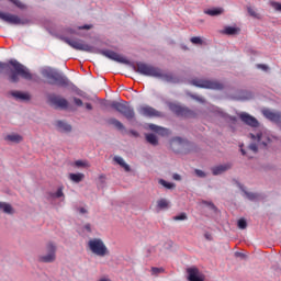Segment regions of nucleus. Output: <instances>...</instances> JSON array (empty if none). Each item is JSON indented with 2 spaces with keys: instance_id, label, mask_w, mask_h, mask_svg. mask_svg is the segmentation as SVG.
I'll list each match as a JSON object with an SVG mask.
<instances>
[{
  "instance_id": "obj_1",
  "label": "nucleus",
  "mask_w": 281,
  "mask_h": 281,
  "mask_svg": "<svg viewBox=\"0 0 281 281\" xmlns=\"http://www.w3.org/2000/svg\"><path fill=\"white\" fill-rule=\"evenodd\" d=\"M8 69L11 71V75L9 76L10 82H19V76L24 80H32V72H30V69L14 59L9 63L0 61V74H2V71H8Z\"/></svg>"
},
{
  "instance_id": "obj_2",
  "label": "nucleus",
  "mask_w": 281,
  "mask_h": 281,
  "mask_svg": "<svg viewBox=\"0 0 281 281\" xmlns=\"http://www.w3.org/2000/svg\"><path fill=\"white\" fill-rule=\"evenodd\" d=\"M134 71H136V74H140L142 76H149L151 78H161L166 82H173V83L179 82V79H177L175 76L170 74L166 75L164 74V71H161V69L144 63H137L134 66Z\"/></svg>"
},
{
  "instance_id": "obj_3",
  "label": "nucleus",
  "mask_w": 281,
  "mask_h": 281,
  "mask_svg": "<svg viewBox=\"0 0 281 281\" xmlns=\"http://www.w3.org/2000/svg\"><path fill=\"white\" fill-rule=\"evenodd\" d=\"M42 76L49 80V85H57L58 87H67V85H69V81L66 79V77L54 68H44L42 70Z\"/></svg>"
},
{
  "instance_id": "obj_4",
  "label": "nucleus",
  "mask_w": 281,
  "mask_h": 281,
  "mask_svg": "<svg viewBox=\"0 0 281 281\" xmlns=\"http://www.w3.org/2000/svg\"><path fill=\"white\" fill-rule=\"evenodd\" d=\"M88 249L99 258H104L111 254L104 241L100 238L90 239L88 241Z\"/></svg>"
},
{
  "instance_id": "obj_5",
  "label": "nucleus",
  "mask_w": 281,
  "mask_h": 281,
  "mask_svg": "<svg viewBox=\"0 0 281 281\" xmlns=\"http://www.w3.org/2000/svg\"><path fill=\"white\" fill-rule=\"evenodd\" d=\"M44 251V254L37 256L38 262H44L46 265L56 262V251H58V246H56V243L47 241Z\"/></svg>"
},
{
  "instance_id": "obj_6",
  "label": "nucleus",
  "mask_w": 281,
  "mask_h": 281,
  "mask_svg": "<svg viewBox=\"0 0 281 281\" xmlns=\"http://www.w3.org/2000/svg\"><path fill=\"white\" fill-rule=\"evenodd\" d=\"M251 139L256 143L249 145V150L252 153H258L259 148H266V146L271 142V136L267 132H259L257 134H250Z\"/></svg>"
},
{
  "instance_id": "obj_7",
  "label": "nucleus",
  "mask_w": 281,
  "mask_h": 281,
  "mask_svg": "<svg viewBox=\"0 0 281 281\" xmlns=\"http://www.w3.org/2000/svg\"><path fill=\"white\" fill-rule=\"evenodd\" d=\"M60 38L64 41V43L69 45V47H72V49H77L78 52H93V46L85 43L82 40H71L65 36H61Z\"/></svg>"
},
{
  "instance_id": "obj_8",
  "label": "nucleus",
  "mask_w": 281,
  "mask_h": 281,
  "mask_svg": "<svg viewBox=\"0 0 281 281\" xmlns=\"http://www.w3.org/2000/svg\"><path fill=\"white\" fill-rule=\"evenodd\" d=\"M191 85H193V87H200L201 89H215V90L223 89V83L218 81H212V80L193 79L191 81Z\"/></svg>"
},
{
  "instance_id": "obj_9",
  "label": "nucleus",
  "mask_w": 281,
  "mask_h": 281,
  "mask_svg": "<svg viewBox=\"0 0 281 281\" xmlns=\"http://www.w3.org/2000/svg\"><path fill=\"white\" fill-rule=\"evenodd\" d=\"M169 109H170V111H172V113H176V115H178L179 117H195L196 116V113H194V111H192L188 108H183L177 103H170Z\"/></svg>"
},
{
  "instance_id": "obj_10",
  "label": "nucleus",
  "mask_w": 281,
  "mask_h": 281,
  "mask_svg": "<svg viewBox=\"0 0 281 281\" xmlns=\"http://www.w3.org/2000/svg\"><path fill=\"white\" fill-rule=\"evenodd\" d=\"M0 19L4 21V23H9L10 25H25V20L19 18V15H14L12 13H5L0 11Z\"/></svg>"
},
{
  "instance_id": "obj_11",
  "label": "nucleus",
  "mask_w": 281,
  "mask_h": 281,
  "mask_svg": "<svg viewBox=\"0 0 281 281\" xmlns=\"http://www.w3.org/2000/svg\"><path fill=\"white\" fill-rule=\"evenodd\" d=\"M138 113L145 117H161V113L149 105H140Z\"/></svg>"
},
{
  "instance_id": "obj_12",
  "label": "nucleus",
  "mask_w": 281,
  "mask_h": 281,
  "mask_svg": "<svg viewBox=\"0 0 281 281\" xmlns=\"http://www.w3.org/2000/svg\"><path fill=\"white\" fill-rule=\"evenodd\" d=\"M187 273L189 281H205V276L196 267L188 268Z\"/></svg>"
},
{
  "instance_id": "obj_13",
  "label": "nucleus",
  "mask_w": 281,
  "mask_h": 281,
  "mask_svg": "<svg viewBox=\"0 0 281 281\" xmlns=\"http://www.w3.org/2000/svg\"><path fill=\"white\" fill-rule=\"evenodd\" d=\"M239 120L244 122V124H247L248 126H252V128H257L258 126V120L256 117L249 115L247 112H241L238 114Z\"/></svg>"
},
{
  "instance_id": "obj_14",
  "label": "nucleus",
  "mask_w": 281,
  "mask_h": 281,
  "mask_svg": "<svg viewBox=\"0 0 281 281\" xmlns=\"http://www.w3.org/2000/svg\"><path fill=\"white\" fill-rule=\"evenodd\" d=\"M49 102L57 106L58 109H67L69 106V102L67 99L58 95H50Z\"/></svg>"
},
{
  "instance_id": "obj_15",
  "label": "nucleus",
  "mask_w": 281,
  "mask_h": 281,
  "mask_svg": "<svg viewBox=\"0 0 281 281\" xmlns=\"http://www.w3.org/2000/svg\"><path fill=\"white\" fill-rule=\"evenodd\" d=\"M105 106H110L111 109H114L122 115L125 112V110L128 108V103L112 101L110 103H106Z\"/></svg>"
},
{
  "instance_id": "obj_16",
  "label": "nucleus",
  "mask_w": 281,
  "mask_h": 281,
  "mask_svg": "<svg viewBox=\"0 0 281 281\" xmlns=\"http://www.w3.org/2000/svg\"><path fill=\"white\" fill-rule=\"evenodd\" d=\"M262 113L265 117H267V120H270V122H276L277 124H281V113L272 112L270 110H263Z\"/></svg>"
},
{
  "instance_id": "obj_17",
  "label": "nucleus",
  "mask_w": 281,
  "mask_h": 281,
  "mask_svg": "<svg viewBox=\"0 0 281 281\" xmlns=\"http://www.w3.org/2000/svg\"><path fill=\"white\" fill-rule=\"evenodd\" d=\"M103 56L110 58V60H115L116 63H126V58L113 50H104Z\"/></svg>"
},
{
  "instance_id": "obj_18",
  "label": "nucleus",
  "mask_w": 281,
  "mask_h": 281,
  "mask_svg": "<svg viewBox=\"0 0 281 281\" xmlns=\"http://www.w3.org/2000/svg\"><path fill=\"white\" fill-rule=\"evenodd\" d=\"M4 142H8L9 144H21V142H23V136L19 133H10L4 136Z\"/></svg>"
},
{
  "instance_id": "obj_19",
  "label": "nucleus",
  "mask_w": 281,
  "mask_h": 281,
  "mask_svg": "<svg viewBox=\"0 0 281 281\" xmlns=\"http://www.w3.org/2000/svg\"><path fill=\"white\" fill-rule=\"evenodd\" d=\"M149 131H153L154 133H157L158 135H161L162 137H166V135H170V131L168 128H164L161 126H157L155 124L148 125Z\"/></svg>"
},
{
  "instance_id": "obj_20",
  "label": "nucleus",
  "mask_w": 281,
  "mask_h": 281,
  "mask_svg": "<svg viewBox=\"0 0 281 281\" xmlns=\"http://www.w3.org/2000/svg\"><path fill=\"white\" fill-rule=\"evenodd\" d=\"M229 168H232V165H229V164L220 165V166L212 168V173L214 176L223 175V172H227V170H229Z\"/></svg>"
},
{
  "instance_id": "obj_21",
  "label": "nucleus",
  "mask_w": 281,
  "mask_h": 281,
  "mask_svg": "<svg viewBox=\"0 0 281 281\" xmlns=\"http://www.w3.org/2000/svg\"><path fill=\"white\" fill-rule=\"evenodd\" d=\"M121 115H124L128 122H132V120L135 117V110L131 105H127Z\"/></svg>"
},
{
  "instance_id": "obj_22",
  "label": "nucleus",
  "mask_w": 281,
  "mask_h": 281,
  "mask_svg": "<svg viewBox=\"0 0 281 281\" xmlns=\"http://www.w3.org/2000/svg\"><path fill=\"white\" fill-rule=\"evenodd\" d=\"M114 161L121 166V168H124L125 172H131V166L124 161V158L120 156L114 157Z\"/></svg>"
},
{
  "instance_id": "obj_23",
  "label": "nucleus",
  "mask_w": 281,
  "mask_h": 281,
  "mask_svg": "<svg viewBox=\"0 0 281 281\" xmlns=\"http://www.w3.org/2000/svg\"><path fill=\"white\" fill-rule=\"evenodd\" d=\"M57 128H58V131H60L61 133H70V131H71V125L67 124L66 122L58 121V122H57Z\"/></svg>"
},
{
  "instance_id": "obj_24",
  "label": "nucleus",
  "mask_w": 281,
  "mask_h": 281,
  "mask_svg": "<svg viewBox=\"0 0 281 281\" xmlns=\"http://www.w3.org/2000/svg\"><path fill=\"white\" fill-rule=\"evenodd\" d=\"M0 212H3L4 214H12L14 209L9 203L0 202Z\"/></svg>"
},
{
  "instance_id": "obj_25",
  "label": "nucleus",
  "mask_w": 281,
  "mask_h": 281,
  "mask_svg": "<svg viewBox=\"0 0 281 281\" xmlns=\"http://www.w3.org/2000/svg\"><path fill=\"white\" fill-rule=\"evenodd\" d=\"M239 30L238 27L234 26H226L222 34H226L227 36H234V34H238Z\"/></svg>"
},
{
  "instance_id": "obj_26",
  "label": "nucleus",
  "mask_w": 281,
  "mask_h": 281,
  "mask_svg": "<svg viewBox=\"0 0 281 281\" xmlns=\"http://www.w3.org/2000/svg\"><path fill=\"white\" fill-rule=\"evenodd\" d=\"M11 95H13V98H15V100H30L29 93H23L20 91L12 92Z\"/></svg>"
},
{
  "instance_id": "obj_27",
  "label": "nucleus",
  "mask_w": 281,
  "mask_h": 281,
  "mask_svg": "<svg viewBox=\"0 0 281 281\" xmlns=\"http://www.w3.org/2000/svg\"><path fill=\"white\" fill-rule=\"evenodd\" d=\"M69 179L74 181V183H80V181L85 179V173H70Z\"/></svg>"
},
{
  "instance_id": "obj_28",
  "label": "nucleus",
  "mask_w": 281,
  "mask_h": 281,
  "mask_svg": "<svg viewBox=\"0 0 281 281\" xmlns=\"http://www.w3.org/2000/svg\"><path fill=\"white\" fill-rule=\"evenodd\" d=\"M158 210H168L170 207V202L166 199H160L157 201Z\"/></svg>"
},
{
  "instance_id": "obj_29",
  "label": "nucleus",
  "mask_w": 281,
  "mask_h": 281,
  "mask_svg": "<svg viewBox=\"0 0 281 281\" xmlns=\"http://www.w3.org/2000/svg\"><path fill=\"white\" fill-rule=\"evenodd\" d=\"M205 14H209V16H218L223 14V8L209 9L205 11Z\"/></svg>"
},
{
  "instance_id": "obj_30",
  "label": "nucleus",
  "mask_w": 281,
  "mask_h": 281,
  "mask_svg": "<svg viewBox=\"0 0 281 281\" xmlns=\"http://www.w3.org/2000/svg\"><path fill=\"white\" fill-rule=\"evenodd\" d=\"M109 124H112V126H115L117 131H124V124L120 122L117 119H110Z\"/></svg>"
},
{
  "instance_id": "obj_31",
  "label": "nucleus",
  "mask_w": 281,
  "mask_h": 281,
  "mask_svg": "<svg viewBox=\"0 0 281 281\" xmlns=\"http://www.w3.org/2000/svg\"><path fill=\"white\" fill-rule=\"evenodd\" d=\"M50 199H63L65 201V193L63 187H59L55 193H50Z\"/></svg>"
},
{
  "instance_id": "obj_32",
  "label": "nucleus",
  "mask_w": 281,
  "mask_h": 281,
  "mask_svg": "<svg viewBox=\"0 0 281 281\" xmlns=\"http://www.w3.org/2000/svg\"><path fill=\"white\" fill-rule=\"evenodd\" d=\"M75 166L76 168H91V164H89V160H76Z\"/></svg>"
},
{
  "instance_id": "obj_33",
  "label": "nucleus",
  "mask_w": 281,
  "mask_h": 281,
  "mask_svg": "<svg viewBox=\"0 0 281 281\" xmlns=\"http://www.w3.org/2000/svg\"><path fill=\"white\" fill-rule=\"evenodd\" d=\"M158 183H159L160 186H162V188H166L167 190H172V189L175 188V183L168 182V181H166V180H164V179H159V180H158Z\"/></svg>"
},
{
  "instance_id": "obj_34",
  "label": "nucleus",
  "mask_w": 281,
  "mask_h": 281,
  "mask_svg": "<svg viewBox=\"0 0 281 281\" xmlns=\"http://www.w3.org/2000/svg\"><path fill=\"white\" fill-rule=\"evenodd\" d=\"M146 139L148 144H151V146H157L158 144L157 136L155 134H147Z\"/></svg>"
},
{
  "instance_id": "obj_35",
  "label": "nucleus",
  "mask_w": 281,
  "mask_h": 281,
  "mask_svg": "<svg viewBox=\"0 0 281 281\" xmlns=\"http://www.w3.org/2000/svg\"><path fill=\"white\" fill-rule=\"evenodd\" d=\"M248 14H250V16H252V19H260L259 13L256 11V9L248 7L247 8Z\"/></svg>"
},
{
  "instance_id": "obj_36",
  "label": "nucleus",
  "mask_w": 281,
  "mask_h": 281,
  "mask_svg": "<svg viewBox=\"0 0 281 281\" xmlns=\"http://www.w3.org/2000/svg\"><path fill=\"white\" fill-rule=\"evenodd\" d=\"M269 3L271 5V8H273L276 10V12H281V3L280 2L270 1Z\"/></svg>"
},
{
  "instance_id": "obj_37",
  "label": "nucleus",
  "mask_w": 281,
  "mask_h": 281,
  "mask_svg": "<svg viewBox=\"0 0 281 281\" xmlns=\"http://www.w3.org/2000/svg\"><path fill=\"white\" fill-rule=\"evenodd\" d=\"M13 5H16V8H20V10H23L25 8V4L21 2L20 0H9Z\"/></svg>"
},
{
  "instance_id": "obj_38",
  "label": "nucleus",
  "mask_w": 281,
  "mask_h": 281,
  "mask_svg": "<svg viewBox=\"0 0 281 281\" xmlns=\"http://www.w3.org/2000/svg\"><path fill=\"white\" fill-rule=\"evenodd\" d=\"M190 41L193 45H203V38L201 37H191Z\"/></svg>"
},
{
  "instance_id": "obj_39",
  "label": "nucleus",
  "mask_w": 281,
  "mask_h": 281,
  "mask_svg": "<svg viewBox=\"0 0 281 281\" xmlns=\"http://www.w3.org/2000/svg\"><path fill=\"white\" fill-rule=\"evenodd\" d=\"M239 229H247V221L245 218H240L237 223Z\"/></svg>"
},
{
  "instance_id": "obj_40",
  "label": "nucleus",
  "mask_w": 281,
  "mask_h": 281,
  "mask_svg": "<svg viewBox=\"0 0 281 281\" xmlns=\"http://www.w3.org/2000/svg\"><path fill=\"white\" fill-rule=\"evenodd\" d=\"M173 221H188V215L186 213H181L180 215L173 216Z\"/></svg>"
},
{
  "instance_id": "obj_41",
  "label": "nucleus",
  "mask_w": 281,
  "mask_h": 281,
  "mask_svg": "<svg viewBox=\"0 0 281 281\" xmlns=\"http://www.w3.org/2000/svg\"><path fill=\"white\" fill-rule=\"evenodd\" d=\"M159 273H164V268H151V276H159Z\"/></svg>"
},
{
  "instance_id": "obj_42",
  "label": "nucleus",
  "mask_w": 281,
  "mask_h": 281,
  "mask_svg": "<svg viewBox=\"0 0 281 281\" xmlns=\"http://www.w3.org/2000/svg\"><path fill=\"white\" fill-rule=\"evenodd\" d=\"M247 199H249V201H256V199H258V194L256 193H249V192H245Z\"/></svg>"
},
{
  "instance_id": "obj_43",
  "label": "nucleus",
  "mask_w": 281,
  "mask_h": 281,
  "mask_svg": "<svg viewBox=\"0 0 281 281\" xmlns=\"http://www.w3.org/2000/svg\"><path fill=\"white\" fill-rule=\"evenodd\" d=\"M74 102L76 104V106H82V100H80L79 98H74Z\"/></svg>"
},
{
  "instance_id": "obj_44",
  "label": "nucleus",
  "mask_w": 281,
  "mask_h": 281,
  "mask_svg": "<svg viewBox=\"0 0 281 281\" xmlns=\"http://www.w3.org/2000/svg\"><path fill=\"white\" fill-rule=\"evenodd\" d=\"M195 175H196L198 177H200V178L205 177V172H203V170H199V169L195 170Z\"/></svg>"
},
{
  "instance_id": "obj_45",
  "label": "nucleus",
  "mask_w": 281,
  "mask_h": 281,
  "mask_svg": "<svg viewBox=\"0 0 281 281\" xmlns=\"http://www.w3.org/2000/svg\"><path fill=\"white\" fill-rule=\"evenodd\" d=\"M86 109L88 111H92L93 110V105H91V103H86Z\"/></svg>"
},
{
  "instance_id": "obj_46",
  "label": "nucleus",
  "mask_w": 281,
  "mask_h": 281,
  "mask_svg": "<svg viewBox=\"0 0 281 281\" xmlns=\"http://www.w3.org/2000/svg\"><path fill=\"white\" fill-rule=\"evenodd\" d=\"M175 142H177L178 144H181V138L180 137H176L171 140V144H175Z\"/></svg>"
},
{
  "instance_id": "obj_47",
  "label": "nucleus",
  "mask_w": 281,
  "mask_h": 281,
  "mask_svg": "<svg viewBox=\"0 0 281 281\" xmlns=\"http://www.w3.org/2000/svg\"><path fill=\"white\" fill-rule=\"evenodd\" d=\"M173 179H175V181H181V176L175 173Z\"/></svg>"
},
{
  "instance_id": "obj_48",
  "label": "nucleus",
  "mask_w": 281,
  "mask_h": 281,
  "mask_svg": "<svg viewBox=\"0 0 281 281\" xmlns=\"http://www.w3.org/2000/svg\"><path fill=\"white\" fill-rule=\"evenodd\" d=\"M79 30H91V25H83V26H80Z\"/></svg>"
},
{
  "instance_id": "obj_49",
  "label": "nucleus",
  "mask_w": 281,
  "mask_h": 281,
  "mask_svg": "<svg viewBox=\"0 0 281 281\" xmlns=\"http://www.w3.org/2000/svg\"><path fill=\"white\" fill-rule=\"evenodd\" d=\"M79 213H80V214H87V209H85V207H79Z\"/></svg>"
},
{
  "instance_id": "obj_50",
  "label": "nucleus",
  "mask_w": 281,
  "mask_h": 281,
  "mask_svg": "<svg viewBox=\"0 0 281 281\" xmlns=\"http://www.w3.org/2000/svg\"><path fill=\"white\" fill-rule=\"evenodd\" d=\"M204 238H206V240H212V235L210 233H206L204 235Z\"/></svg>"
},
{
  "instance_id": "obj_51",
  "label": "nucleus",
  "mask_w": 281,
  "mask_h": 281,
  "mask_svg": "<svg viewBox=\"0 0 281 281\" xmlns=\"http://www.w3.org/2000/svg\"><path fill=\"white\" fill-rule=\"evenodd\" d=\"M259 69H263V71H267L268 67L267 65H258Z\"/></svg>"
},
{
  "instance_id": "obj_52",
  "label": "nucleus",
  "mask_w": 281,
  "mask_h": 281,
  "mask_svg": "<svg viewBox=\"0 0 281 281\" xmlns=\"http://www.w3.org/2000/svg\"><path fill=\"white\" fill-rule=\"evenodd\" d=\"M85 229L88 231V232H91V224H86Z\"/></svg>"
},
{
  "instance_id": "obj_53",
  "label": "nucleus",
  "mask_w": 281,
  "mask_h": 281,
  "mask_svg": "<svg viewBox=\"0 0 281 281\" xmlns=\"http://www.w3.org/2000/svg\"><path fill=\"white\" fill-rule=\"evenodd\" d=\"M132 135H134V137H138V133L136 131H131Z\"/></svg>"
},
{
  "instance_id": "obj_54",
  "label": "nucleus",
  "mask_w": 281,
  "mask_h": 281,
  "mask_svg": "<svg viewBox=\"0 0 281 281\" xmlns=\"http://www.w3.org/2000/svg\"><path fill=\"white\" fill-rule=\"evenodd\" d=\"M100 181L104 182V176H100Z\"/></svg>"
},
{
  "instance_id": "obj_55",
  "label": "nucleus",
  "mask_w": 281,
  "mask_h": 281,
  "mask_svg": "<svg viewBox=\"0 0 281 281\" xmlns=\"http://www.w3.org/2000/svg\"><path fill=\"white\" fill-rule=\"evenodd\" d=\"M195 100H198L199 102H203L202 98H195Z\"/></svg>"
},
{
  "instance_id": "obj_56",
  "label": "nucleus",
  "mask_w": 281,
  "mask_h": 281,
  "mask_svg": "<svg viewBox=\"0 0 281 281\" xmlns=\"http://www.w3.org/2000/svg\"><path fill=\"white\" fill-rule=\"evenodd\" d=\"M241 150V155H247V153L245 151V149H240Z\"/></svg>"
},
{
  "instance_id": "obj_57",
  "label": "nucleus",
  "mask_w": 281,
  "mask_h": 281,
  "mask_svg": "<svg viewBox=\"0 0 281 281\" xmlns=\"http://www.w3.org/2000/svg\"><path fill=\"white\" fill-rule=\"evenodd\" d=\"M100 281H110L109 279H101Z\"/></svg>"
}]
</instances>
